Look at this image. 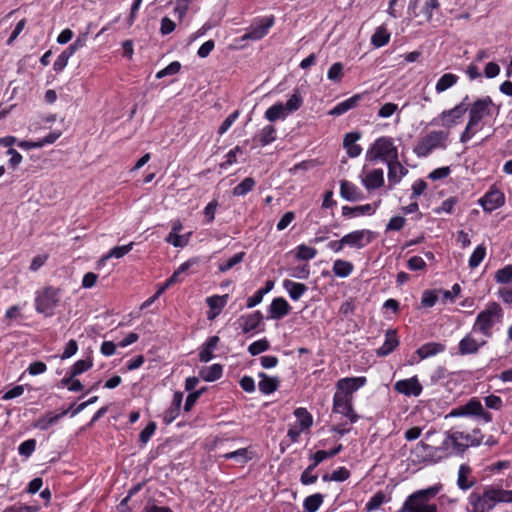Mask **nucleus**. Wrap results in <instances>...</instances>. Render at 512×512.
I'll return each mask as SVG.
<instances>
[{"instance_id":"1","label":"nucleus","mask_w":512,"mask_h":512,"mask_svg":"<svg viewBox=\"0 0 512 512\" xmlns=\"http://www.w3.org/2000/svg\"><path fill=\"white\" fill-rule=\"evenodd\" d=\"M472 512H488L499 503H512V490L492 486L485 489L482 495L472 493L469 496Z\"/></svg>"},{"instance_id":"2","label":"nucleus","mask_w":512,"mask_h":512,"mask_svg":"<svg viewBox=\"0 0 512 512\" xmlns=\"http://www.w3.org/2000/svg\"><path fill=\"white\" fill-rule=\"evenodd\" d=\"M442 485L436 484L409 495L399 512H438L437 505L431 500L441 491Z\"/></svg>"},{"instance_id":"3","label":"nucleus","mask_w":512,"mask_h":512,"mask_svg":"<svg viewBox=\"0 0 512 512\" xmlns=\"http://www.w3.org/2000/svg\"><path fill=\"white\" fill-rule=\"evenodd\" d=\"M482 439L483 436L479 430H473L471 433L458 430L450 431L444 439V449L447 450L448 456L462 454L468 447L480 445Z\"/></svg>"},{"instance_id":"4","label":"nucleus","mask_w":512,"mask_h":512,"mask_svg":"<svg viewBox=\"0 0 512 512\" xmlns=\"http://www.w3.org/2000/svg\"><path fill=\"white\" fill-rule=\"evenodd\" d=\"M398 156V148L394 140L388 136H381L368 148L365 159L370 163L382 161L387 164Z\"/></svg>"},{"instance_id":"5","label":"nucleus","mask_w":512,"mask_h":512,"mask_svg":"<svg viewBox=\"0 0 512 512\" xmlns=\"http://www.w3.org/2000/svg\"><path fill=\"white\" fill-rule=\"evenodd\" d=\"M503 318V310L497 302H490L486 308L481 311L475 320L473 330L480 332L485 337L492 336V328L500 323Z\"/></svg>"},{"instance_id":"6","label":"nucleus","mask_w":512,"mask_h":512,"mask_svg":"<svg viewBox=\"0 0 512 512\" xmlns=\"http://www.w3.org/2000/svg\"><path fill=\"white\" fill-rule=\"evenodd\" d=\"M448 138V131H430L418 140L414 147V153L419 157H427L435 149H445L447 147Z\"/></svg>"},{"instance_id":"7","label":"nucleus","mask_w":512,"mask_h":512,"mask_svg":"<svg viewBox=\"0 0 512 512\" xmlns=\"http://www.w3.org/2000/svg\"><path fill=\"white\" fill-rule=\"evenodd\" d=\"M448 457V452L444 449V441L438 447L420 441L411 450V459L414 463H437Z\"/></svg>"},{"instance_id":"8","label":"nucleus","mask_w":512,"mask_h":512,"mask_svg":"<svg viewBox=\"0 0 512 512\" xmlns=\"http://www.w3.org/2000/svg\"><path fill=\"white\" fill-rule=\"evenodd\" d=\"M61 299V290L52 286L38 291L35 297V310L46 317L54 315L56 307Z\"/></svg>"},{"instance_id":"9","label":"nucleus","mask_w":512,"mask_h":512,"mask_svg":"<svg viewBox=\"0 0 512 512\" xmlns=\"http://www.w3.org/2000/svg\"><path fill=\"white\" fill-rule=\"evenodd\" d=\"M274 22L275 18L272 15L255 19L242 36V40L258 41L262 39L268 34Z\"/></svg>"},{"instance_id":"10","label":"nucleus","mask_w":512,"mask_h":512,"mask_svg":"<svg viewBox=\"0 0 512 512\" xmlns=\"http://www.w3.org/2000/svg\"><path fill=\"white\" fill-rule=\"evenodd\" d=\"M493 107V101L489 96L475 100L469 109V120L471 124L476 123L479 125L486 116L491 115Z\"/></svg>"},{"instance_id":"11","label":"nucleus","mask_w":512,"mask_h":512,"mask_svg":"<svg viewBox=\"0 0 512 512\" xmlns=\"http://www.w3.org/2000/svg\"><path fill=\"white\" fill-rule=\"evenodd\" d=\"M352 400L353 399L350 397L335 392L333 397V411L344 415L351 423H355L358 420V415L353 410Z\"/></svg>"},{"instance_id":"12","label":"nucleus","mask_w":512,"mask_h":512,"mask_svg":"<svg viewBox=\"0 0 512 512\" xmlns=\"http://www.w3.org/2000/svg\"><path fill=\"white\" fill-rule=\"evenodd\" d=\"M367 382L366 377H346L336 383V393L353 399V393L363 387Z\"/></svg>"},{"instance_id":"13","label":"nucleus","mask_w":512,"mask_h":512,"mask_svg":"<svg viewBox=\"0 0 512 512\" xmlns=\"http://www.w3.org/2000/svg\"><path fill=\"white\" fill-rule=\"evenodd\" d=\"M373 240V233L370 230H356L343 236L346 246L361 249L370 244Z\"/></svg>"},{"instance_id":"14","label":"nucleus","mask_w":512,"mask_h":512,"mask_svg":"<svg viewBox=\"0 0 512 512\" xmlns=\"http://www.w3.org/2000/svg\"><path fill=\"white\" fill-rule=\"evenodd\" d=\"M468 100V96L466 95L463 101L456 105L454 108L450 110H444L439 115V118L442 120V125L451 128L463 117L466 113L467 108L465 106V102Z\"/></svg>"},{"instance_id":"15","label":"nucleus","mask_w":512,"mask_h":512,"mask_svg":"<svg viewBox=\"0 0 512 512\" xmlns=\"http://www.w3.org/2000/svg\"><path fill=\"white\" fill-rule=\"evenodd\" d=\"M394 390L408 397H417L422 393L423 387L419 382L417 376H413L408 379L398 380L394 384Z\"/></svg>"},{"instance_id":"16","label":"nucleus","mask_w":512,"mask_h":512,"mask_svg":"<svg viewBox=\"0 0 512 512\" xmlns=\"http://www.w3.org/2000/svg\"><path fill=\"white\" fill-rule=\"evenodd\" d=\"M505 203L504 194L498 189H490L483 197L479 199V204L484 211L492 212L503 206Z\"/></svg>"},{"instance_id":"17","label":"nucleus","mask_w":512,"mask_h":512,"mask_svg":"<svg viewBox=\"0 0 512 512\" xmlns=\"http://www.w3.org/2000/svg\"><path fill=\"white\" fill-rule=\"evenodd\" d=\"M388 167V181L389 188L392 189L395 185L399 184L403 177L408 174V169L405 168L399 161V156L387 163Z\"/></svg>"},{"instance_id":"18","label":"nucleus","mask_w":512,"mask_h":512,"mask_svg":"<svg viewBox=\"0 0 512 512\" xmlns=\"http://www.w3.org/2000/svg\"><path fill=\"white\" fill-rule=\"evenodd\" d=\"M263 320V315L260 311H255L248 315H242L237 319V324L243 333H249L256 329Z\"/></svg>"},{"instance_id":"19","label":"nucleus","mask_w":512,"mask_h":512,"mask_svg":"<svg viewBox=\"0 0 512 512\" xmlns=\"http://www.w3.org/2000/svg\"><path fill=\"white\" fill-rule=\"evenodd\" d=\"M362 184L368 191L382 187L384 185L383 170L380 168L370 170L362 179Z\"/></svg>"},{"instance_id":"20","label":"nucleus","mask_w":512,"mask_h":512,"mask_svg":"<svg viewBox=\"0 0 512 512\" xmlns=\"http://www.w3.org/2000/svg\"><path fill=\"white\" fill-rule=\"evenodd\" d=\"M340 195L347 201L355 202L364 198L362 191L353 183L342 180L340 182Z\"/></svg>"},{"instance_id":"21","label":"nucleus","mask_w":512,"mask_h":512,"mask_svg":"<svg viewBox=\"0 0 512 512\" xmlns=\"http://www.w3.org/2000/svg\"><path fill=\"white\" fill-rule=\"evenodd\" d=\"M486 341H478L471 334H467L460 342H459V354L468 355L475 354L478 352L480 347L484 346Z\"/></svg>"},{"instance_id":"22","label":"nucleus","mask_w":512,"mask_h":512,"mask_svg":"<svg viewBox=\"0 0 512 512\" xmlns=\"http://www.w3.org/2000/svg\"><path fill=\"white\" fill-rule=\"evenodd\" d=\"M291 310L289 303L282 297L273 299L269 306L270 318L281 319Z\"/></svg>"},{"instance_id":"23","label":"nucleus","mask_w":512,"mask_h":512,"mask_svg":"<svg viewBox=\"0 0 512 512\" xmlns=\"http://www.w3.org/2000/svg\"><path fill=\"white\" fill-rule=\"evenodd\" d=\"M360 137L361 134L358 132H350L345 135L343 144L349 157L355 158L361 154L362 148L360 145L356 144Z\"/></svg>"},{"instance_id":"24","label":"nucleus","mask_w":512,"mask_h":512,"mask_svg":"<svg viewBox=\"0 0 512 512\" xmlns=\"http://www.w3.org/2000/svg\"><path fill=\"white\" fill-rule=\"evenodd\" d=\"M183 400L182 392H175L173 395L172 404L169 409L164 412L163 420L166 424L173 422L180 413V407Z\"/></svg>"},{"instance_id":"25","label":"nucleus","mask_w":512,"mask_h":512,"mask_svg":"<svg viewBox=\"0 0 512 512\" xmlns=\"http://www.w3.org/2000/svg\"><path fill=\"white\" fill-rule=\"evenodd\" d=\"M283 287L293 301L299 300L308 290L305 284L288 279L283 281Z\"/></svg>"},{"instance_id":"26","label":"nucleus","mask_w":512,"mask_h":512,"mask_svg":"<svg viewBox=\"0 0 512 512\" xmlns=\"http://www.w3.org/2000/svg\"><path fill=\"white\" fill-rule=\"evenodd\" d=\"M381 200L376 202L374 205L372 204H365L361 206L356 207H349L344 206L342 208V215L345 217L352 216V215H360V214H366V215H372L375 213L377 207L380 205Z\"/></svg>"},{"instance_id":"27","label":"nucleus","mask_w":512,"mask_h":512,"mask_svg":"<svg viewBox=\"0 0 512 512\" xmlns=\"http://www.w3.org/2000/svg\"><path fill=\"white\" fill-rule=\"evenodd\" d=\"M475 484L473 478H471V468L462 464L458 470L457 485L462 490H468Z\"/></svg>"},{"instance_id":"28","label":"nucleus","mask_w":512,"mask_h":512,"mask_svg":"<svg viewBox=\"0 0 512 512\" xmlns=\"http://www.w3.org/2000/svg\"><path fill=\"white\" fill-rule=\"evenodd\" d=\"M133 242L127 244V245H123V246H116L114 248H112L107 254L103 255L99 261H98V266H104L105 263L107 262V260H109L110 258H117V259H120L122 258L123 256H125L126 254H128L132 248H133Z\"/></svg>"},{"instance_id":"29","label":"nucleus","mask_w":512,"mask_h":512,"mask_svg":"<svg viewBox=\"0 0 512 512\" xmlns=\"http://www.w3.org/2000/svg\"><path fill=\"white\" fill-rule=\"evenodd\" d=\"M445 350V346L441 343L430 342L422 345L417 349L416 354L420 359H426L435 356Z\"/></svg>"},{"instance_id":"30","label":"nucleus","mask_w":512,"mask_h":512,"mask_svg":"<svg viewBox=\"0 0 512 512\" xmlns=\"http://www.w3.org/2000/svg\"><path fill=\"white\" fill-rule=\"evenodd\" d=\"M259 377L261 380L258 383V387L263 394H271L278 388V378L269 377L265 373H259Z\"/></svg>"},{"instance_id":"31","label":"nucleus","mask_w":512,"mask_h":512,"mask_svg":"<svg viewBox=\"0 0 512 512\" xmlns=\"http://www.w3.org/2000/svg\"><path fill=\"white\" fill-rule=\"evenodd\" d=\"M289 113L284 107V104L282 102H277L271 107H269L265 112V118L270 121H276L279 119H285Z\"/></svg>"},{"instance_id":"32","label":"nucleus","mask_w":512,"mask_h":512,"mask_svg":"<svg viewBox=\"0 0 512 512\" xmlns=\"http://www.w3.org/2000/svg\"><path fill=\"white\" fill-rule=\"evenodd\" d=\"M360 100V95H354L350 97L349 99L338 103L332 110L329 111V115L332 116H340L350 109L354 108L358 101Z\"/></svg>"},{"instance_id":"33","label":"nucleus","mask_w":512,"mask_h":512,"mask_svg":"<svg viewBox=\"0 0 512 512\" xmlns=\"http://www.w3.org/2000/svg\"><path fill=\"white\" fill-rule=\"evenodd\" d=\"M459 77L453 73H445L440 77L435 85L437 93H443L453 87L458 82Z\"/></svg>"},{"instance_id":"34","label":"nucleus","mask_w":512,"mask_h":512,"mask_svg":"<svg viewBox=\"0 0 512 512\" xmlns=\"http://www.w3.org/2000/svg\"><path fill=\"white\" fill-rule=\"evenodd\" d=\"M398 343L396 333L394 331L387 332L385 342L377 350V354L379 356H386L390 354L398 346Z\"/></svg>"},{"instance_id":"35","label":"nucleus","mask_w":512,"mask_h":512,"mask_svg":"<svg viewBox=\"0 0 512 512\" xmlns=\"http://www.w3.org/2000/svg\"><path fill=\"white\" fill-rule=\"evenodd\" d=\"M353 269L354 266L351 262L342 259L335 260L332 268L333 273L341 278L348 277L352 273Z\"/></svg>"},{"instance_id":"36","label":"nucleus","mask_w":512,"mask_h":512,"mask_svg":"<svg viewBox=\"0 0 512 512\" xmlns=\"http://www.w3.org/2000/svg\"><path fill=\"white\" fill-rule=\"evenodd\" d=\"M222 366L220 364H213L205 367L200 371V376L207 382L218 380L222 376Z\"/></svg>"},{"instance_id":"37","label":"nucleus","mask_w":512,"mask_h":512,"mask_svg":"<svg viewBox=\"0 0 512 512\" xmlns=\"http://www.w3.org/2000/svg\"><path fill=\"white\" fill-rule=\"evenodd\" d=\"M389 40L390 33L384 26L378 27L371 37L372 45H374L377 48L385 46L386 44H388Z\"/></svg>"},{"instance_id":"38","label":"nucleus","mask_w":512,"mask_h":512,"mask_svg":"<svg viewBox=\"0 0 512 512\" xmlns=\"http://www.w3.org/2000/svg\"><path fill=\"white\" fill-rule=\"evenodd\" d=\"M262 146H266L276 139V129L273 125L263 127L256 136Z\"/></svg>"},{"instance_id":"39","label":"nucleus","mask_w":512,"mask_h":512,"mask_svg":"<svg viewBox=\"0 0 512 512\" xmlns=\"http://www.w3.org/2000/svg\"><path fill=\"white\" fill-rule=\"evenodd\" d=\"M303 104V97L299 89H295L290 95L287 102L284 104L285 109L289 114L296 112Z\"/></svg>"},{"instance_id":"40","label":"nucleus","mask_w":512,"mask_h":512,"mask_svg":"<svg viewBox=\"0 0 512 512\" xmlns=\"http://www.w3.org/2000/svg\"><path fill=\"white\" fill-rule=\"evenodd\" d=\"M324 497L320 493L312 494L305 498L303 507L306 512H316L322 505Z\"/></svg>"},{"instance_id":"41","label":"nucleus","mask_w":512,"mask_h":512,"mask_svg":"<svg viewBox=\"0 0 512 512\" xmlns=\"http://www.w3.org/2000/svg\"><path fill=\"white\" fill-rule=\"evenodd\" d=\"M294 415L300 423V428L303 430L309 428L313 423L311 414L305 408H297Z\"/></svg>"},{"instance_id":"42","label":"nucleus","mask_w":512,"mask_h":512,"mask_svg":"<svg viewBox=\"0 0 512 512\" xmlns=\"http://www.w3.org/2000/svg\"><path fill=\"white\" fill-rule=\"evenodd\" d=\"M255 186V180L251 177L245 178L233 189L234 196H244L250 192Z\"/></svg>"},{"instance_id":"43","label":"nucleus","mask_w":512,"mask_h":512,"mask_svg":"<svg viewBox=\"0 0 512 512\" xmlns=\"http://www.w3.org/2000/svg\"><path fill=\"white\" fill-rule=\"evenodd\" d=\"M460 414H469V415H476V416L487 415L484 412V408H483L482 404L478 400L469 401L463 407V411Z\"/></svg>"},{"instance_id":"44","label":"nucleus","mask_w":512,"mask_h":512,"mask_svg":"<svg viewBox=\"0 0 512 512\" xmlns=\"http://www.w3.org/2000/svg\"><path fill=\"white\" fill-rule=\"evenodd\" d=\"M245 256L244 252H239L233 255L231 258H229L227 261H224L219 264L218 268L221 272H227L228 270L232 269L234 266L239 264L243 261Z\"/></svg>"},{"instance_id":"45","label":"nucleus","mask_w":512,"mask_h":512,"mask_svg":"<svg viewBox=\"0 0 512 512\" xmlns=\"http://www.w3.org/2000/svg\"><path fill=\"white\" fill-rule=\"evenodd\" d=\"M64 414H65V412H63L62 414H57V415L46 414L45 416L41 417L36 422L35 427H37L41 430H46L51 425L55 424L61 418V416Z\"/></svg>"},{"instance_id":"46","label":"nucleus","mask_w":512,"mask_h":512,"mask_svg":"<svg viewBox=\"0 0 512 512\" xmlns=\"http://www.w3.org/2000/svg\"><path fill=\"white\" fill-rule=\"evenodd\" d=\"M486 255V248L483 245H479L475 248L472 255L469 258V267L476 268L480 265Z\"/></svg>"},{"instance_id":"47","label":"nucleus","mask_w":512,"mask_h":512,"mask_svg":"<svg viewBox=\"0 0 512 512\" xmlns=\"http://www.w3.org/2000/svg\"><path fill=\"white\" fill-rule=\"evenodd\" d=\"M93 366L91 358L78 360L71 368L72 377H76Z\"/></svg>"},{"instance_id":"48","label":"nucleus","mask_w":512,"mask_h":512,"mask_svg":"<svg viewBox=\"0 0 512 512\" xmlns=\"http://www.w3.org/2000/svg\"><path fill=\"white\" fill-rule=\"evenodd\" d=\"M495 280L501 284L511 283L512 280V265H506L495 273Z\"/></svg>"},{"instance_id":"49","label":"nucleus","mask_w":512,"mask_h":512,"mask_svg":"<svg viewBox=\"0 0 512 512\" xmlns=\"http://www.w3.org/2000/svg\"><path fill=\"white\" fill-rule=\"evenodd\" d=\"M248 454L249 451L247 448H240L236 451L225 453L223 457L225 459H234L239 463H246L250 459Z\"/></svg>"},{"instance_id":"50","label":"nucleus","mask_w":512,"mask_h":512,"mask_svg":"<svg viewBox=\"0 0 512 512\" xmlns=\"http://www.w3.org/2000/svg\"><path fill=\"white\" fill-rule=\"evenodd\" d=\"M227 299H228V295L211 296V297L207 298L206 302L211 310H215V311L217 310V311L221 312L222 308L227 303Z\"/></svg>"},{"instance_id":"51","label":"nucleus","mask_w":512,"mask_h":512,"mask_svg":"<svg viewBox=\"0 0 512 512\" xmlns=\"http://www.w3.org/2000/svg\"><path fill=\"white\" fill-rule=\"evenodd\" d=\"M189 235H179V233L170 232L166 238V242L172 244L174 247H184L189 241Z\"/></svg>"},{"instance_id":"52","label":"nucleus","mask_w":512,"mask_h":512,"mask_svg":"<svg viewBox=\"0 0 512 512\" xmlns=\"http://www.w3.org/2000/svg\"><path fill=\"white\" fill-rule=\"evenodd\" d=\"M269 347H270L269 342L264 338V339H260L258 341L251 343L248 347V352L251 355L255 356L262 352L267 351L269 349Z\"/></svg>"},{"instance_id":"53","label":"nucleus","mask_w":512,"mask_h":512,"mask_svg":"<svg viewBox=\"0 0 512 512\" xmlns=\"http://www.w3.org/2000/svg\"><path fill=\"white\" fill-rule=\"evenodd\" d=\"M317 254V250L313 247L307 245H299L297 247V258L300 260H310L313 259Z\"/></svg>"},{"instance_id":"54","label":"nucleus","mask_w":512,"mask_h":512,"mask_svg":"<svg viewBox=\"0 0 512 512\" xmlns=\"http://www.w3.org/2000/svg\"><path fill=\"white\" fill-rule=\"evenodd\" d=\"M440 6L439 0H427L422 7V14L425 20L429 22L432 19L434 10H437Z\"/></svg>"},{"instance_id":"55","label":"nucleus","mask_w":512,"mask_h":512,"mask_svg":"<svg viewBox=\"0 0 512 512\" xmlns=\"http://www.w3.org/2000/svg\"><path fill=\"white\" fill-rule=\"evenodd\" d=\"M180 68L181 64L178 61L171 62L167 67L157 72L156 78L161 79L169 75L177 74Z\"/></svg>"},{"instance_id":"56","label":"nucleus","mask_w":512,"mask_h":512,"mask_svg":"<svg viewBox=\"0 0 512 512\" xmlns=\"http://www.w3.org/2000/svg\"><path fill=\"white\" fill-rule=\"evenodd\" d=\"M35 448L36 440L28 439L19 445L18 452L22 456L29 457L35 451Z\"/></svg>"},{"instance_id":"57","label":"nucleus","mask_w":512,"mask_h":512,"mask_svg":"<svg viewBox=\"0 0 512 512\" xmlns=\"http://www.w3.org/2000/svg\"><path fill=\"white\" fill-rule=\"evenodd\" d=\"M327 77L331 81H340L343 77V65L340 62L334 63L328 70Z\"/></svg>"},{"instance_id":"58","label":"nucleus","mask_w":512,"mask_h":512,"mask_svg":"<svg viewBox=\"0 0 512 512\" xmlns=\"http://www.w3.org/2000/svg\"><path fill=\"white\" fill-rule=\"evenodd\" d=\"M385 501V495L381 492L376 493L367 503L365 509L371 512L379 508Z\"/></svg>"},{"instance_id":"59","label":"nucleus","mask_w":512,"mask_h":512,"mask_svg":"<svg viewBox=\"0 0 512 512\" xmlns=\"http://www.w3.org/2000/svg\"><path fill=\"white\" fill-rule=\"evenodd\" d=\"M155 430H156V423L155 422L148 423V425L141 431V433L139 435L140 442L145 445L150 440L152 435L155 433Z\"/></svg>"},{"instance_id":"60","label":"nucleus","mask_w":512,"mask_h":512,"mask_svg":"<svg viewBox=\"0 0 512 512\" xmlns=\"http://www.w3.org/2000/svg\"><path fill=\"white\" fill-rule=\"evenodd\" d=\"M191 264L192 263L190 261L182 263L179 268L172 274V276L165 282L166 286L170 287L172 284L176 283L178 281V277L187 271Z\"/></svg>"},{"instance_id":"61","label":"nucleus","mask_w":512,"mask_h":512,"mask_svg":"<svg viewBox=\"0 0 512 512\" xmlns=\"http://www.w3.org/2000/svg\"><path fill=\"white\" fill-rule=\"evenodd\" d=\"M292 277L297 279H307L310 275V269L307 264L299 265L291 269Z\"/></svg>"},{"instance_id":"62","label":"nucleus","mask_w":512,"mask_h":512,"mask_svg":"<svg viewBox=\"0 0 512 512\" xmlns=\"http://www.w3.org/2000/svg\"><path fill=\"white\" fill-rule=\"evenodd\" d=\"M239 116V112L238 111H234L233 113H231L223 122L222 124L220 125L219 129H218V133L220 135L224 134L226 131H228V129L233 125V123L236 121V119L238 118Z\"/></svg>"},{"instance_id":"63","label":"nucleus","mask_w":512,"mask_h":512,"mask_svg":"<svg viewBox=\"0 0 512 512\" xmlns=\"http://www.w3.org/2000/svg\"><path fill=\"white\" fill-rule=\"evenodd\" d=\"M408 268L413 271L423 270L426 267L425 261L420 256H413L407 262Z\"/></svg>"},{"instance_id":"64","label":"nucleus","mask_w":512,"mask_h":512,"mask_svg":"<svg viewBox=\"0 0 512 512\" xmlns=\"http://www.w3.org/2000/svg\"><path fill=\"white\" fill-rule=\"evenodd\" d=\"M498 295L507 304H512V282L507 287L500 288Z\"/></svg>"}]
</instances>
